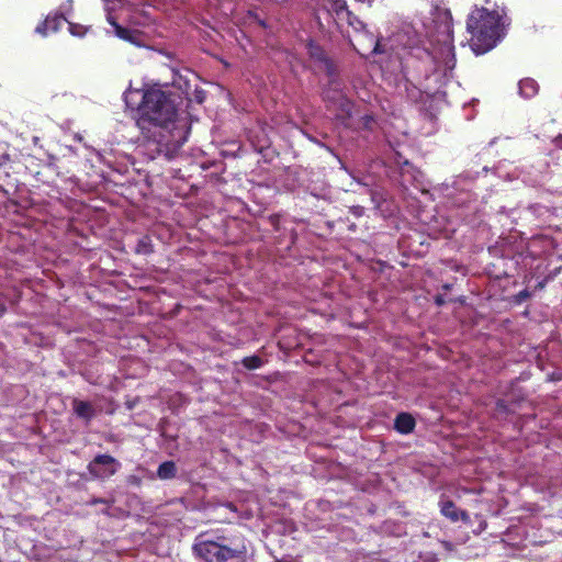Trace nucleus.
<instances>
[{
    "mask_svg": "<svg viewBox=\"0 0 562 562\" xmlns=\"http://www.w3.org/2000/svg\"><path fill=\"white\" fill-rule=\"evenodd\" d=\"M362 122H363V126H364L366 128H371V124H372L374 121H373V117H372V116H370V115H364V116L362 117Z\"/></svg>",
    "mask_w": 562,
    "mask_h": 562,
    "instance_id": "obj_25",
    "label": "nucleus"
},
{
    "mask_svg": "<svg viewBox=\"0 0 562 562\" xmlns=\"http://www.w3.org/2000/svg\"><path fill=\"white\" fill-rule=\"evenodd\" d=\"M435 303H436L438 306H441V305H443V304H445V300H443V297H442L441 295H437V296L435 297Z\"/></svg>",
    "mask_w": 562,
    "mask_h": 562,
    "instance_id": "obj_29",
    "label": "nucleus"
},
{
    "mask_svg": "<svg viewBox=\"0 0 562 562\" xmlns=\"http://www.w3.org/2000/svg\"><path fill=\"white\" fill-rule=\"evenodd\" d=\"M74 413L77 417L90 423L95 415V409L90 402L75 398L72 401Z\"/></svg>",
    "mask_w": 562,
    "mask_h": 562,
    "instance_id": "obj_13",
    "label": "nucleus"
},
{
    "mask_svg": "<svg viewBox=\"0 0 562 562\" xmlns=\"http://www.w3.org/2000/svg\"><path fill=\"white\" fill-rule=\"evenodd\" d=\"M135 251L142 255H149L154 251L151 239L149 236H143L136 244Z\"/></svg>",
    "mask_w": 562,
    "mask_h": 562,
    "instance_id": "obj_16",
    "label": "nucleus"
},
{
    "mask_svg": "<svg viewBox=\"0 0 562 562\" xmlns=\"http://www.w3.org/2000/svg\"><path fill=\"white\" fill-rule=\"evenodd\" d=\"M546 283H547L546 279L540 281V282H538L536 289H539V290L543 289L546 286Z\"/></svg>",
    "mask_w": 562,
    "mask_h": 562,
    "instance_id": "obj_32",
    "label": "nucleus"
},
{
    "mask_svg": "<svg viewBox=\"0 0 562 562\" xmlns=\"http://www.w3.org/2000/svg\"><path fill=\"white\" fill-rule=\"evenodd\" d=\"M81 29H82L81 26H76L74 24H70V27H69L70 33L72 35H77V36H81L83 34V32H81Z\"/></svg>",
    "mask_w": 562,
    "mask_h": 562,
    "instance_id": "obj_24",
    "label": "nucleus"
},
{
    "mask_svg": "<svg viewBox=\"0 0 562 562\" xmlns=\"http://www.w3.org/2000/svg\"><path fill=\"white\" fill-rule=\"evenodd\" d=\"M440 513L452 522H457L459 520H462L463 522L470 521V515L468 512L459 509L454 502L450 499L440 502Z\"/></svg>",
    "mask_w": 562,
    "mask_h": 562,
    "instance_id": "obj_10",
    "label": "nucleus"
},
{
    "mask_svg": "<svg viewBox=\"0 0 562 562\" xmlns=\"http://www.w3.org/2000/svg\"><path fill=\"white\" fill-rule=\"evenodd\" d=\"M307 52L310 57L319 64L323 65V69L329 78H334L337 76V67L333 59H330L324 48L315 43L314 41H310L307 43Z\"/></svg>",
    "mask_w": 562,
    "mask_h": 562,
    "instance_id": "obj_8",
    "label": "nucleus"
},
{
    "mask_svg": "<svg viewBox=\"0 0 562 562\" xmlns=\"http://www.w3.org/2000/svg\"><path fill=\"white\" fill-rule=\"evenodd\" d=\"M427 74H411L409 76H403V79L398 83V88H404L405 95L408 101L417 103L423 101L424 95H430L431 91L426 83Z\"/></svg>",
    "mask_w": 562,
    "mask_h": 562,
    "instance_id": "obj_5",
    "label": "nucleus"
},
{
    "mask_svg": "<svg viewBox=\"0 0 562 562\" xmlns=\"http://www.w3.org/2000/svg\"><path fill=\"white\" fill-rule=\"evenodd\" d=\"M49 29V22L47 21V18L41 22L36 29H35V32L41 34L42 36H46L47 33H48V30Z\"/></svg>",
    "mask_w": 562,
    "mask_h": 562,
    "instance_id": "obj_21",
    "label": "nucleus"
},
{
    "mask_svg": "<svg viewBox=\"0 0 562 562\" xmlns=\"http://www.w3.org/2000/svg\"><path fill=\"white\" fill-rule=\"evenodd\" d=\"M333 7L339 18H355V14L348 10L346 0H335Z\"/></svg>",
    "mask_w": 562,
    "mask_h": 562,
    "instance_id": "obj_17",
    "label": "nucleus"
},
{
    "mask_svg": "<svg viewBox=\"0 0 562 562\" xmlns=\"http://www.w3.org/2000/svg\"><path fill=\"white\" fill-rule=\"evenodd\" d=\"M194 554L204 562H227L237 558V551L212 540H200L193 546Z\"/></svg>",
    "mask_w": 562,
    "mask_h": 562,
    "instance_id": "obj_4",
    "label": "nucleus"
},
{
    "mask_svg": "<svg viewBox=\"0 0 562 562\" xmlns=\"http://www.w3.org/2000/svg\"><path fill=\"white\" fill-rule=\"evenodd\" d=\"M108 22L113 26L114 33L119 38L132 44H138L140 35L138 31L120 25L112 15L108 16Z\"/></svg>",
    "mask_w": 562,
    "mask_h": 562,
    "instance_id": "obj_11",
    "label": "nucleus"
},
{
    "mask_svg": "<svg viewBox=\"0 0 562 562\" xmlns=\"http://www.w3.org/2000/svg\"><path fill=\"white\" fill-rule=\"evenodd\" d=\"M108 501L103 499V498H93L91 501V504H106Z\"/></svg>",
    "mask_w": 562,
    "mask_h": 562,
    "instance_id": "obj_30",
    "label": "nucleus"
},
{
    "mask_svg": "<svg viewBox=\"0 0 562 562\" xmlns=\"http://www.w3.org/2000/svg\"><path fill=\"white\" fill-rule=\"evenodd\" d=\"M175 85H177L182 90L183 94L190 102L194 101L199 104L204 102L206 92L198 86H194L192 89L190 80L183 79L182 76H179V80H175Z\"/></svg>",
    "mask_w": 562,
    "mask_h": 562,
    "instance_id": "obj_9",
    "label": "nucleus"
},
{
    "mask_svg": "<svg viewBox=\"0 0 562 562\" xmlns=\"http://www.w3.org/2000/svg\"><path fill=\"white\" fill-rule=\"evenodd\" d=\"M519 93L526 99H530L538 93L539 86L535 79L525 78L518 83Z\"/></svg>",
    "mask_w": 562,
    "mask_h": 562,
    "instance_id": "obj_14",
    "label": "nucleus"
},
{
    "mask_svg": "<svg viewBox=\"0 0 562 562\" xmlns=\"http://www.w3.org/2000/svg\"><path fill=\"white\" fill-rule=\"evenodd\" d=\"M443 38L442 44L439 47L438 55H432L429 52H425L426 59L409 57L402 63L401 72L407 77L413 74H427V80L430 75L437 70L439 64L445 65L446 70H451L456 66V56L453 47V31H452V16L449 11L445 12L443 23Z\"/></svg>",
    "mask_w": 562,
    "mask_h": 562,
    "instance_id": "obj_3",
    "label": "nucleus"
},
{
    "mask_svg": "<svg viewBox=\"0 0 562 562\" xmlns=\"http://www.w3.org/2000/svg\"><path fill=\"white\" fill-rule=\"evenodd\" d=\"M5 312V307L4 306H1L0 307V314H3Z\"/></svg>",
    "mask_w": 562,
    "mask_h": 562,
    "instance_id": "obj_33",
    "label": "nucleus"
},
{
    "mask_svg": "<svg viewBox=\"0 0 562 562\" xmlns=\"http://www.w3.org/2000/svg\"><path fill=\"white\" fill-rule=\"evenodd\" d=\"M416 426L415 418L409 413H400L394 420V429L402 434L408 435L414 431Z\"/></svg>",
    "mask_w": 562,
    "mask_h": 562,
    "instance_id": "obj_12",
    "label": "nucleus"
},
{
    "mask_svg": "<svg viewBox=\"0 0 562 562\" xmlns=\"http://www.w3.org/2000/svg\"><path fill=\"white\" fill-rule=\"evenodd\" d=\"M326 108L335 112V116L340 121L351 117L353 103L340 90H328L324 93Z\"/></svg>",
    "mask_w": 562,
    "mask_h": 562,
    "instance_id": "obj_7",
    "label": "nucleus"
},
{
    "mask_svg": "<svg viewBox=\"0 0 562 562\" xmlns=\"http://www.w3.org/2000/svg\"><path fill=\"white\" fill-rule=\"evenodd\" d=\"M125 103L134 112L140 133L155 146L157 156L171 160L187 142L189 127L180 119L177 97L159 87L130 91Z\"/></svg>",
    "mask_w": 562,
    "mask_h": 562,
    "instance_id": "obj_1",
    "label": "nucleus"
},
{
    "mask_svg": "<svg viewBox=\"0 0 562 562\" xmlns=\"http://www.w3.org/2000/svg\"><path fill=\"white\" fill-rule=\"evenodd\" d=\"M157 475L161 480H170L177 475V467L173 461H165L159 464Z\"/></svg>",
    "mask_w": 562,
    "mask_h": 562,
    "instance_id": "obj_15",
    "label": "nucleus"
},
{
    "mask_svg": "<svg viewBox=\"0 0 562 562\" xmlns=\"http://www.w3.org/2000/svg\"><path fill=\"white\" fill-rule=\"evenodd\" d=\"M349 229H350V231H355V229H356V225H355V224L350 225V226H349Z\"/></svg>",
    "mask_w": 562,
    "mask_h": 562,
    "instance_id": "obj_34",
    "label": "nucleus"
},
{
    "mask_svg": "<svg viewBox=\"0 0 562 562\" xmlns=\"http://www.w3.org/2000/svg\"><path fill=\"white\" fill-rule=\"evenodd\" d=\"M120 462L110 454H97L87 465L92 479L105 480L114 475L120 469Z\"/></svg>",
    "mask_w": 562,
    "mask_h": 562,
    "instance_id": "obj_6",
    "label": "nucleus"
},
{
    "mask_svg": "<svg viewBox=\"0 0 562 562\" xmlns=\"http://www.w3.org/2000/svg\"><path fill=\"white\" fill-rule=\"evenodd\" d=\"M382 52H383V50H382V48H381L380 41H379V40H376V41L374 42V46H373V48H372L371 53H372V54H381Z\"/></svg>",
    "mask_w": 562,
    "mask_h": 562,
    "instance_id": "obj_26",
    "label": "nucleus"
},
{
    "mask_svg": "<svg viewBox=\"0 0 562 562\" xmlns=\"http://www.w3.org/2000/svg\"><path fill=\"white\" fill-rule=\"evenodd\" d=\"M352 212L355 215L360 216L362 214V207L356 206L353 207Z\"/></svg>",
    "mask_w": 562,
    "mask_h": 562,
    "instance_id": "obj_31",
    "label": "nucleus"
},
{
    "mask_svg": "<svg viewBox=\"0 0 562 562\" xmlns=\"http://www.w3.org/2000/svg\"><path fill=\"white\" fill-rule=\"evenodd\" d=\"M243 366L248 370H256L263 366V360L259 356L245 357L241 360Z\"/></svg>",
    "mask_w": 562,
    "mask_h": 562,
    "instance_id": "obj_18",
    "label": "nucleus"
},
{
    "mask_svg": "<svg viewBox=\"0 0 562 562\" xmlns=\"http://www.w3.org/2000/svg\"><path fill=\"white\" fill-rule=\"evenodd\" d=\"M347 22L350 26H352L356 31L363 29L364 24L355 15V18H346Z\"/></svg>",
    "mask_w": 562,
    "mask_h": 562,
    "instance_id": "obj_22",
    "label": "nucleus"
},
{
    "mask_svg": "<svg viewBox=\"0 0 562 562\" xmlns=\"http://www.w3.org/2000/svg\"><path fill=\"white\" fill-rule=\"evenodd\" d=\"M64 16L63 15H55L53 18H47V21L49 22V31L52 32H57L59 30V27L61 26L63 24V21H64Z\"/></svg>",
    "mask_w": 562,
    "mask_h": 562,
    "instance_id": "obj_19",
    "label": "nucleus"
},
{
    "mask_svg": "<svg viewBox=\"0 0 562 562\" xmlns=\"http://www.w3.org/2000/svg\"><path fill=\"white\" fill-rule=\"evenodd\" d=\"M530 296H531V293L527 289H524L513 296V303L516 305H520L522 302L528 300Z\"/></svg>",
    "mask_w": 562,
    "mask_h": 562,
    "instance_id": "obj_20",
    "label": "nucleus"
},
{
    "mask_svg": "<svg viewBox=\"0 0 562 562\" xmlns=\"http://www.w3.org/2000/svg\"><path fill=\"white\" fill-rule=\"evenodd\" d=\"M496 411L502 414H508L509 407L508 404L504 400L496 401Z\"/></svg>",
    "mask_w": 562,
    "mask_h": 562,
    "instance_id": "obj_23",
    "label": "nucleus"
},
{
    "mask_svg": "<svg viewBox=\"0 0 562 562\" xmlns=\"http://www.w3.org/2000/svg\"><path fill=\"white\" fill-rule=\"evenodd\" d=\"M553 143L555 145L557 148H560L562 149V134L558 135L554 139H553Z\"/></svg>",
    "mask_w": 562,
    "mask_h": 562,
    "instance_id": "obj_28",
    "label": "nucleus"
},
{
    "mask_svg": "<svg viewBox=\"0 0 562 562\" xmlns=\"http://www.w3.org/2000/svg\"><path fill=\"white\" fill-rule=\"evenodd\" d=\"M467 31L471 34L470 46L476 55H482L496 46L504 35L502 14L497 10L474 8L467 20Z\"/></svg>",
    "mask_w": 562,
    "mask_h": 562,
    "instance_id": "obj_2",
    "label": "nucleus"
},
{
    "mask_svg": "<svg viewBox=\"0 0 562 562\" xmlns=\"http://www.w3.org/2000/svg\"><path fill=\"white\" fill-rule=\"evenodd\" d=\"M10 161V156L8 154L0 155V167L7 165Z\"/></svg>",
    "mask_w": 562,
    "mask_h": 562,
    "instance_id": "obj_27",
    "label": "nucleus"
}]
</instances>
